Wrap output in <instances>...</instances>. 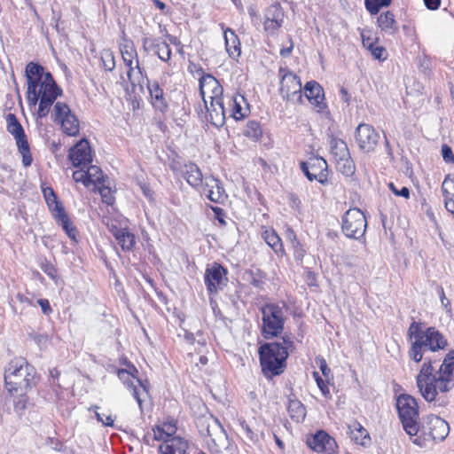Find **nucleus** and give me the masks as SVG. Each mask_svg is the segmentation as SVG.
<instances>
[{
	"mask_svg": "<svg viewBox=\"0 0 454 454\" xmlns=\"http://www.w3.org/2000/svg\"><path fill=\"white\" fill-rule=\"evenodd\" d=\"M407 339L409 359L416 364L423 362L416 377L421 395L427 402H440L454 387V350L446 355L435 371L427 355L444 350L448 347L447 338L436 327L413 321L408 328Z\"/></svg>",
	"mask_w": 454,
	"mask_h": 454,
	"instance_id": "f257e3e1",
	"label": "nucleus"
},
{
	"mask_svg": "<svg viewBox=\"0 0 454 454\" xmlns=\"http://www.w3.org/2000/svg\"><path fill=\"white\" fill-rule=\"evenodd\" d=\"M26 76L27 102L32 106H35L39 102L37 116L45 117L58 96L61 94V90L56 84L51 74L44 72L43 67L39 64L28 63L26 67Z\"/></svg>",
	"mask_w": 454,
	"mask_h": 454,
	"instance_id": "f03ea898",
	"label": "nucleus"
},
{
	"mask_svg": "<svg viewBox=\"0 0 454 454\" xmlns=\"http://www.w3.org/2000/svg\"><path fill=\"white\" fill-rule=\"evenodd\" d=\"M294 349L292 338L286 335L281 340L261 345L259 348L260 363L265 377L272 378L283 372L290 352Z\"/></svg>",
	"mask_w": 454,
	"mask_h": 454,
	"instance_id": "7ed1b4c3",
	"label": "nucleus"
},
{
	"mask_svg": "<svg viewBox=\"0 0 454 454\" xmlns=\"http://www.w3.org/2000/svg\"><path fill=\"white\" fill-rule=\"evenodd\" d=\"M35 369L23 357L12 359L5 368L4 381L12 393L27 391L35 384Z\"/></svg>",
	"mask_w": 454,
	"mask_h": 454,
	"instance_id": "20e7f679",
	"label": "nucleus"
},
{
	"mask_svg": "<svg viewBox=\"0 0 454 454\" xmlns=\"http://www.w3.org/2000/svg\"><path fill=\"white\" fill-rule=\"evenodd\" d=\"M287 309L286 302L266 303L261 308L262 313V335L269 340L280 335L284 330L286 322L285 312Z\"/></svg>",
	"mask_w": 454,
	"mask_h": 454,
	"instance_id": "39448f33",
	"label": "nucleus"
},
{
	"mask_svg": "<svg viewBox=\"0 0 454 454\" xmlns=\"http://www.w3.org/2000/svg\"><path fill=\"white\" fill-rule=\"evenodd\" d=\"M396 409L403 430L411 438L417 436L419 413L416 399L410 395H400L396 400Z\"/></svg>",
	"mask_w": 454,
	"mask_h": 454,
	"instance_id": "423d86ee",
	"label": "nucleus"
},
{
	"mask_svg": "<svg viewBox=\"0 0 454 454\" xmlns=\"http://www.w3.org/2000/svg\"><path fill=\"white\" fill-rule=\"evenodd\" d=\"M366 228V217L360 209L350 208L345 213L342 218L341 230L346 237L359 239L364 237Z\"/></svg>",
	"mask_w": 454,
	"mask_h": 454,
	"instance_id": "0eeeda50",
	"label": "nucleus"
},
{
	"mask_svg": "<svg viewBox=\"0 0 454 454\" xmlns=\"http://www.w3.org/2000/svg\"><path fill=\"white\" fill-rule=\"evenodd\" d=\"M106 224L122 251L129 252L134 249L136 246V237L135 234L129 231L126 218H107Z\"/></svg>",
	"mask_w": 454,
	"mask_h": 454,
	"instance_id": "6e6552de",
	"label": "nucleus"
},
{
	"mask_svg": "<svg viewBox=\"0 0 454 454\" xmlns=\"http://www.w3.org/2000/svg\"><path fill=\"white\" fill-rule=\"evenodd\" d=\"M280 94L283 99L293 104L302 102V90L300 78L294 73L280 67Z\"/></svg>",
	"mask_w": 454,
	"mask_h": 454,
	"instance_id": "1a4fd4ad",
	"label": "nucleus"
},
{
	"mask_svg": "<svg viewBox=\"0 0 454 454\" xmlns=\"http://www.w3.org/2000/svg\"><path fill=\"white\" fill-rule=\"evenodd\" d=\"M7 130L16 140L19 152L22 155L23 165L25 167L30 166L33 159L27 137L21 124L12 114L7 115Z\"/></svg>",
	"mask_w": 454,
	"mask_h": 454,
	"instance_id": "9d476101",
	"label": "nucleus"
},
{
	"mask_svg": "<svg viewBox=\"0 0 454 454\" xmlns=\"http://www.w3.org/2000/svg\"><path fill=\"white\" fill-rule=\"evenodd\" d=\"M53 121L61 125L65 134L72 137L79 134V121L66 103H56L53 108Z\"/></svg>",
	"mask_w": 454,
	"mask_h": 454,
	"instance_id": "9b49d317",
	"label": "nucleus"
},
{
	"mask_svg": "<svg viewBox=\"0 0 454 454\" xmlns=\"http://www.w3.org/2000/svg\"><path fill=\"white\" fill-rule=\"evenodd\" d=\"M169 168L176 176L184 177L196 190H200L204 184L201 170L193 162L183 163L180 160H173Z\"/></svg>",
	"mask_w": 454,
	"mask_h": 454,
	"instance_id": "f8f14e48",
	"label": "nucleus"
},
{
	"mask_svg": "<svg viewBox=\"0 0 454 454\" xmlns=\"http://www.w3.org/2000/svg\"><path fill=\"white\" fill-rule=\"evenodd\" d=\"M204 282L209 294L218 293L228 282L227 270L217 262L207 265L204 275Z\"/></svg>",
	"mask_w": 454,
	"mask_h": 454,
	"instance_id": "ddd939ff",
	"label": "nucleus"
},
{
	"mask_svg": "<svg viewBox=\"0 0 454 454\" xmlns=\"http://www.w3.org/2000/svg\"><path fill=\"white\" fill-rule=\"evenodd\" d=\"M301 169L309 181L325 184L328 176L327 162L321 157H311L305 162H301Z\"/></svg>",
	"mask_w": 454,
	"mask_h": 454,
	"instance_id": "4468645a",
	"label": "nucleus"
},
{
	"mask_svg": "<svg viewBox=\"0 0 454 454\" xmlns=\"http://www.w3.org/2000/svg\"><path fill=\"white\" fill-rule=\"evenodd\" d=\"M285 13L278 4H271L264 10L262 25L263 30L268 36L278 34L284 23Z\"/></svg>",
	"mask_w": 454,
	"mask_h": 454,
	"instance_id": "2eb2a0df",
	"label": "nucleus"
},
{
	"mask_svg": "<svg viewBox=\"0 0 454 454\" xmlns=\"http://www.w3.org/2000/svg\"><path fill=\"white\" fill-rule=\"evenodd\" d=\"M200 92L205 106L208 102L223 99V89L212 74H203L200 79Z\"/></svg>",
	"mask_w": 454,
	"mask_h": 454,
	"instance_id": "dca6fc26",
	"label": "nucleus"
},
{
	"mask_svg": "<svg viewBox=\"0 0 454 454\" xmlns=\"http://www.w3.org/2000/svg\"><path fill=\"white\" fill-rule=\"evenodd\" d=\"M380 139L379 133L369 124L361 123L356 130V140L360 149L364 152H372Z\"/></svg>",
	"mask_w": 454,
	"mask_h": 454,
	"instance_id": "f3484780",
	"label": "nucleus"
},
{
	"mask_svg": "<svg viewBox=\"0 0 454 454\" xmlns=\"http://www.w3.org/2000/svg\"><path fill=\"white\" fill-rule=\"evenodd\" d=\"M308 446L313 450L324 454H334L338 448L337 442L325 431H317L315 434L308 437Z\"/></svg>",
	"mask_w": 454,
	"mask_h": 454,
	"instance_id": "a211bd4d",
	"label": "nucleus"
},
{
	"mask_svg": "<svg viewBox=\"0 0 454 454\" xmlns=\"http://www.w3.org/2000/svg\"><path fill=\"white\" fill-rule=\"evenodd\" d=\"M74 167L87 168L92 161L91 149L86 139H82L70 149L68 155Z\"/></svg>",
	"mask_w": 454,
	"mask_h": 454,
	"instance_id": "6ab92c4d",
	"label": "nucleus"
},
{
	"mask_svg": "<svg viewBox=\"0 0 454 454\" xmlns=\"http://www.w3.org/2000/svg\"><path fill=\"white\" fill-rule=\"evenodd\" d=\"M304 94L309 102L319 114L326 112L327 105L325 101L323 88L315 81L308 82L304 87Z\"/></svg>",
	"mask_w": 454,
	"mask_h": 454,
	"instance_id": "aec40b11",
	"label": "nucleus"
},
{
	"mask_svg": "<svg viewBox=\"0 0 454 454\" xmlns=\"http://www.w3.org/2000/svg\"><path fill=\"white\" fill-rule=\"evenodd\" d=\"M123 64L127 68V82H129L133 90L137 86L143 87L146 74L139 66L138 57L122 59Z\"/></svg>",
	"mask_w": 454,
	"mask_h": 454,
	"instance_id": "412c9836",
	"label": "nucleus"
},
{
	"mask_svg": "<svg viewBox=\"0 0 454 454\" xmlns=\"http://www.w3.org/2000/svg\"><path fill=\"white\" fill-rule=\"evenodd\" d=\"M200 191L208 200L215 203H223L227 199V194L221 185V182L213 176L205 178L204 184Z\"/></svg>",
	"mask_w": 454,
	"mask_h": 454,
	"instance_id": "4be33fe9",
	"label": "nucleus"
},
{
	"mask_svg": "<svg viewBox=\"0 0 454 454\" xmlns=\"http://www.w3.org/2000/svg\"><path fill=\"white\" fill-rule=\"evenodd\" d=\"M425 428L427 430V434L435 442L443 441L450 433L449 424L442 418L434 415L427 417Z\"/></svg>",
	"mask_w": 454,
	"mask_h": 454,
	"instance_id": "5701e85b",
	"label": "nucleus"
},
{
	"mask_svg": "<svg viewBox=\"0 0 454 454\" xmlns=\"http://www.w3.org/2000/svg\"><path fill=\"white\" fill-rule=\"evenodd\" d=\"M176 426L175 422H164L158 425L144 436V441L148 445H153L154 441L168 439L177 436L176 434Z\"/></svg>",
	"mask_w": 454,
	"mask_h": 454,
	"instance_id": "b1692460",
	"label": "nucleus"
},
{
	"mask_svg": "<svg viewBox=\"0 0 454 454\" xmlns=\"http://www.w3.org/2000/svg\"><path fill=\"white\" fill-rule=\"evenodd\" d=\"M227 111L230 113V116L236 121L243 120L250 113L249 105L243 95L235 94L231 97H227Z\"/></svg>",
	"mask_w": 454,
	"mask_h": 454,
	"instance_id": "393cba45",
	"label": "nucleus"
},
{
	"mask_svg": "<svg viewBox=\"0 0 454 454\" xmlns=\"http://www.w3.org/2000/svg\"><path fill=\"white\" fill-rule=\"evenodd\" d=\"M146 86L150 94L151 103L154 109L164 114L168 109V103L164 94L163 89L157 81H150L145 78Z\"/></svg>",
	"mask_w": 454,
	"mask_h": 454,
	"instance_id": "a878e982",
	"label": "nucleus"
},
{
	"mask_svg": "<svg viewBox=\"0 0 454 454\" xmlns=\"http://www.w3.org/2000/svg\"><path fill=\"white\" fill-rule=\"evenodd\" d=\"M143 48L145 51H152L161 61L168 63L171 59L169 44L160 38H143Z\"/></svg>",
	"mask_w": 454,
	"mask_h": 454,
	"instance_id": "bb28decb",
	"label": "nucleus"
},
{
	"mask_svg": "<svg viewBox=\"0 0 454 454\" xmlns=\"http://www.w3.org/2000/svg\"><path fill=\"white\" fill-rule=\"evenodd\" d=\"M159 454H185L189 446L188 441L181 436L160 440Z\"/></svg>",
	"mask_w": 454,
	"mask_h": 454,
	"instance_id": "cd10ccee",
	"label": "nucleus"
},
{
	"mask_svg": "<svg viewBox=\"0 0 454 454\" xmlns=\"http://www.w3.org/2000/svg\"><path fill=\"white\" fill-rule=\"evenodd\" d=\"M210 106H206L209 114L210 122L215 127H222L225 121L227 108L224 106L223 99L209 102Z\"/></svg>",
	"mask_w": 454,
	"mask_h": 454,
	"instance_id": "c85d7f7f",
	"label": "nucleus"
},
{
	"mask_svg": "<svg viewBox=\"0 0 454 454\" xmlns=\"http://www.w3.org/2000/svg\"><path fill=\"white\" fill-rule=\"evenodd\" d=\"M225 49L231 59H237L240 56V42L238 35L231 28L223 29Z\"/></svg>",
	"mask_w": 454,
	"mask_h": 454,
	"instance_id": "c756f323",
	"label": "nucleus"
},
{
	"mask_svg": "<svg viewBox=\"0 0 454 454\" xmlns=\"http://www.w3.org/2000/svg\"><path fill=\"white\" fill-rule=\"evenodd\" d=\"M56 223L62 227L67 235L74 242H77V229L71 222L65 209L52 215Z\"/></svg>",
	"mask_w": 454,
	"mask_h": 454,
	"instance_id": "7c9ffc66",
	"label": "nucleus"
},
{
	"mask_svg": "<svg viewBox=\"0 0 454 454\" xmlns=\"http://www.w3.org/2000/svg\"><path fill=\"white\" fill-rule=\"evenodd\" d=\"M377 21L380 29L388 35H394L398 31V25L395 20V15L390 11L380 13Z\"/></svg>",
	"mask_w": 454,
	"mask_h": 454,
	"instance_id": "2f4dec72",
	"label": "nucleus"
},
{
	"mask_svg": "<svg viewBox=\"0 0 454 454\" xmlns=\"http://www.w3.org/2000/svg\"><path fill=\"white\" fill-rule=\"evenodd\" d=\"M351 439L357 444L368 446L371 443V437L367 430L358 422L348 427Z\"/></svg>",
	"mask_w": 454,
	"mask_h": 454,
	"instance_id": "473e14b6",
	"label": "nucleus"
},
{
	"mask_svg": "<svg viewBox=\"0 0 454 454\" xmlns=\"http://www.w3.org/2000/svg\"><path fill=\"white\" fill-rule=\"evenodd\" d=\"M287 411L290 418L296 422H301L305 419V406L297 399L289 400Z\"/></svg>",
	"mask_w": 454,
	"mask_h": 454,
	"instance_id": "72a5a7b5",
	"label": "nucleus"
},
{
	"mask_svg": "<svg viewBox=\"0 0 454 454\" xmlns=\"http://www.w3.org/2000/svg\"><path fill=\"white\" fill-rule=\"evenodd\" d=\"M331 154L334 161L350 155L347 144L338 138H333L331 140Z\"/></svg>",
	"mask_w": 454,
	"mask_h": 454,
	"instance_id": "f704fd0d",
	"label": "nucleus"
},
{
	"mask_svg": "<svg viewBox=\"0 0 454 454\" xmlns=\"http://www.w3.org/2000/svg\"><path fill=\"white\" fill-rule=\"evenodd\" d=\"M137 372H138L137 370L133 366L131 372L127 371V370H125V369H120L117 372V375H118L119 379L121 380L124 383H126L129 387H132L133 388V396L137 400L139 407L141 408L142 407V400H141V397H140V393H139L138 389L137 388V387L134 386L132 382H129L128 380V379H129V377L130 375L133 378H136L134 373H137Z\"/></svg>",
	"mask_w": 454,
	"mask_h": 454,
	"instance_id": "c9c22d12",
	"label": "nucleus"
},
{
	"mask_svg": "<svg viewBox=\"0 0 454 454\" xmlns=\"http://www.w3.org/2000/svg\"><path fill=\"white\" fill-rule=\"evenodd\" d=\"M45 201L48 207L50 208L51 215H54L63 209L64 207L60 202L58 201L56 194L52 188L47 187L43 190Z\"/></svg>",
	"mask_w": 454,
	"mask_h": 454,
	"instance_id": "e433bc0d",
	"label": "nucleus"
},
{
	"mask_svg": "<svg viewBox=\"0 0 454 454\" xmlns=\"http://www.w3.org/2000/svg\"><path fill=\"white\" fill-rule=\"evenodd\" d=\"M199 425L200 427V434L204 436L211 437L214 431L219 428L218 421L212 417L200 419Z\"/></svg>",
	"mask_w": 454,
	"mask_h": 454,
	"instance_id": "4c0bfd02",
	"label": "nucleus"
},
{
	"mask_svg": "<svg viewBox=\"0 0 454 454\" xmlns=\"http://www.w3.org/2000/svg\"><path fill=\"white\" fill-rule=\"evenodd\" d=\"M262 238L265 242L276 252L278 253L282 249L281 239L278 235L273 230H265L262 232Z\"/></svg>",
	"mask_w": 454,
	"mask_h": 454,
	"instance_id": "58836bf2",
	"label": "nucleus"
},
{
	"mask_svg": "<svg viewBox=\"0 0 454 454\" xmlns=\"http://www.w3.org/2000/svg\"><path fill=\"white\" fill-rule=\"evenodd\" d=\"M336 168L346 176H351L355 173V164L350 157H345L335 160Z\"/></svg>",
	"mask_w": 454,
	"mask_h": 454,
	"instance_id": "ea45409f",
	"label": "nucleus"
},
{
	"mask_svg": "<svg viewBox=\"0 0 454 454\" xmlns=\"http://www.w3.org/2000/svg\"><path fill=\"white\" fill-rule=\"evenodd\" d=\"M85 168L90 185H98L104 181L103 172L98 166L90 164Z\"/></svg>",
	"mask_w": 454,
	"mask_h": 454,
	"instance_id": "a19ab883",
	"label": "nucleus"
},
{
	"mask_svg": "<svg viewBox=\"0 0 454 454\" xmlns=\"http://www.w3.org/2000/svg\"><path fill=\"white\" fill-rule=\"evenodd\" d=\"M243 134L254 140H258L262 134L260 123L257 121H249L247 122Z\"/></svg>",
	"mask_w": 454,
	"mask_h": 454,
	"instance_id": "79ce46f5",
	"label": "nucleus"
},
{
	"mask_svg": "<svg viewBox=\"0 0 454 454\" xmlns=\"http://www.w3.org/2000/svg\"><path fill=\"white\" fill-rule=\"evenodd\" d=\"M120 51L122 59L138 57L134 43L126 37L120 43Z\"/></svg>",
	"mask_w": 454,
	"mask_h": 454,
	"instance_id": "37998d69",
	"label": "nucleus"
},
{
	"mask_svg": "<svg viewBox=\"0 0 454 454\" xmlns=\"http://www.w3.org/2000/svg\"><path fill=\"white\" fill-rule=\"evenodd\" d=\"M365 7L367 11L372 14H377L380 8L388 6L392 0H365Z\"/></svg>",
	"mask_w": 454,
	"mask_h": 454,
	"instance_id": "c03bdc74",
	"label": "nucleus"
},
{
	"mask_svg": "<svg viewBox=\"0 0 454 454\" xmlns=\"http://www.w3.org/2000/svg\"><path fill=\"white\" fill-rule=\"evenodd\" d=\"M101 61L103 67L106 71H112L115 67V60L114 56L112 51L110 50H104L101 52Z\"/></svg>",
	"mask_w": 454,
	"mask_h": 454,
	"instance_id": "a18cd8bd",
	"label": "nucleus"
},
{
	"mask_svg": "<svg viewBox=\"0 0 454 454\" xmlns=\"http://www.w3.org/2000/svg\"><path fill=\"white\" fill-rule=\"evenodd\" d=\"M444 198H454V176L447 175L442 184Z\"/></svg>",
	"mask_w": 454,
	"mask_h": 454,
	"instance_id": "49530a36",
	"label": "nucleus"
},
{
	"mask_svg": "<svg viewBox=\"0 0 454 454\" xmlns=\"http://www.w3.org/2000/svg\"><path fill=\"white\" fill-rule=\"evenodd\" d=\"M90 410L94 411L97 420L102 423V425L106 427H114V419L112 417V415H106L104 413L98 412L99 407L98 405L92 406Z\"/></svg>",
	"mask_w": 454,
	"mask_h": 454,
	"instance_id": "de8ad7c7",
	"label": "nucleus"
},
{
	"mask_svg": "<svg viewBox=\"0 0 454 454\" xmlns=\"http://www.w3.org/2000/svg\"><path fill=\"white\" fill-rule=\"evenodd\" d=\"M362 43L366 49L372 48L378 40L371 30L362 29L360 33Z\"/></svg>",
	"mask_w": 454,
	"mask_h": 454,
	"instance_id": "09e8293b",
	"label": "nucleus"
},
{
	"mask_svg": "<svg viewBox=\"0 0 454 454\" xmlns=\"http://www.w3.org/2000/svg\"><path fill=\"white\" fill-rule=\"evenodd\" d=\"M313 377L317 382L318 388L322 392L323 395L326 398H330L331 394H330V390H329L327 382L321 378V376L319 375V373L317 372H313Z\"/></svg>",
	"mask_w": 454,
	"mask_h": 454,
	"instance_id": "8fccbe9b",
	"label": "nucleus"
},
{
	"mask_svg": "<svg viewBox=\"0 0 454 454\" xmlns=\"http://www.w3.org/2000/svg\"><path fill=\"white\" fill-rule=\"evenodd\" d=\"M42 270L47 274L51 278L55 280L57 278V269L55 266L47 260L41 262L40 265Z\"/></svg>",
	"mask_w": 454,
	"mask_h": 454,
	"instance_id": "3c124183",
	"label": "nucleus"
},
{
	"mask_svg": "<svg viewBox=\"0 0 454 454\" xmlns=\"http://www.w3.org/2000/svg\"><path fill=\"white\" fill-rule=\"evenodd\" d=\"M239 424L241 429L245 432L246 436L252 442L257 440V434L254 432L251 427L247 424V422L243 419H239Z\"/></svg>",
	"mask_w": 454,
	"mask_h": 454,
	"instance_id": "603ef678",
	"label": "nucleus"
},
{
	"mask_svg": "<svg viewBox=\"0 0 454 454\" xmlns=\"http://www.w3.org/2000/svg\"><path fill=\"white\" fill-rule=\"evenodd\" d=\"M80 169L73 173V178L75 182L82 183L86 187H90L89 180L87 179V172L85 168L79 167Z\"/></svg>",
	"mask_w": 454,
	"mask_h": 454,
	"instance_id": "864d4df0",
	"label": "nucleus"
},
{
	"mask_svg": "<svg viewBox=\"0 0 454 454\" xmlns=\"http://www.w3.org/2000/svg\"><path fill=\"white\" fill-rule=\"evenodd\" d=\"M315 362L321 370L323 375L328 380L331 375V369L328 367L325 359L322 356H317Z\"/></svg>",
	"mask_w": 454,
	"mask_h": 454,
	"instance_id": "5fc2aeb1",
	"label": "nucleus"
},
{
	"mask_svg": "<svg viewBox=\"0 0 454 454\" xmlns=\"http://www.w3.org/2000/svg\"><path fill=\"white\" fill-rule=\"evenodd\" d=\"M442 156L446 163L454 164V154L451 148L448 145H442Z\"/></svg>",
	"mask_w": 454,
	"mask_h": 454,
	"instance_id": "6e6d98bb",
	"label": "nucleus"
},
{
	"mask_svg": "<svg viewBox=\"0 0 454 454\" xmlns=\"http://www.w3.org/2000/svg\"><path fill=\"white\" fill-rule=\"evenodd\" d=\"M102 200L107 205H112L114 201V198L112 194L111 190L108 187H98Z\"/></svg>",
	"mask_w": 454,
	"mask_h": 454,
	"instance_id": "4d7b16f0",
	"label": "nucleus"
},
{
	"mask_svg": "<svg viewBox=\"0 0 454 454\" xmlns=\"http://www.w3.org/2000/svg\"><path fill=\"white\" fill-rule=\"evenodd\" d=\"M250 275L252 277L250 283L255 287H262V286L264 284L263 277L261 276L262 272L261 270H257L256 273L254 271L250 272Z\"/></svg>",
	"mask_w": 454,
	"mask_h": 454,
	"instance_id": "13d9d810",
	"label": "nucleus"
},
{
	"mask_svg": "<svg viewBox=\"0 0 454 454\" xmlns=\"http://www.w3.org/2000/svg\"><path fill=\"white\" fill-rule=\"evenodd\" d=\"M388 187L396 196H401L405 199L410 198V190L407 187L403 186L401 190H398L393 183H389Z\"/></svg>",
	"mask_w": 454,
	"mask_h": 454,
	"instance_id": "bf43d9fd",
	"label": "nucleus"
},
{
	"mask_svg": "<svg viewBox=\"0 0 454 454\" xmlns=\"http://www.w3.org/2000/svg\"><path fill=\"white\" fill-rule=\"evenodd\" d=\"M215 218L220 223V224L223 225L225 224V213L223 208L219 207H211Z\"/></svg>",
	"mask_w": 454,
	"mask_h": 454,
	"instance_id": "052dcab7",
	"label": "nucleus"
},
{
	"mask_svg": "<svg viewBox=\"0 0 454 454\" xmlns=\"http://www.w3.org/2000/svg\"><path fill=\"white\" fill-rule=\"evenodd\" d=\"M294 250V256L296 260L301 261L305 255V249L302 247L301 243L292 247Z\"/></svg>",
	"mask_w": 454,
	"mask_h": 454,
	"instance_id": "680f3d73",
	"label": "nucleus"
},
{
	"mask_svg": "<svg viewBox=\"0 0 454 454\" xmlns=\"http://www.w3.org/2000/svg\"><path fill=\"white\" fill-rule=\"evenodd\" d=\"M372 55L377 59H384L383 53L385 52V49L381 46L372 45V48L368 49Z\"/></svg>",
	"mask_w": 454,
	"mask_h": 454,
	"instance_id": "e2e57ef3",
	"label": "nucleus"
},
{
	"mask_svg": "<svg viewBox=\"0 0 454 454\" xmlns=\"http://www.w3.org/2000/svg\"><path fill=\"white\" fill-rule=\"evenodd\" d=\"M288 198H289V201H290V206L293 208L299 210L301 207V202L300 199L298 198V196L294 193H291Z\"/></svg>",
	"mask_w": 454,
	"mask_h": 454,
	"instance_id": "0e129e2a",
	"label": "nucleus"
},
{
	"mask_svg": "<svg viewBox=\"0 0 454 454\" xmlns=\"http://www.w3.org/2000/svg\"><path fill=\"white\" fill-rule=\"evenodd\" d=\"M38 304L40 305L43 312L46 315L51 312V308L50 302L47 299H40L38 300Z\"/></svg>",
	"mask_w": 454,
	"mask_h": 454,
	"instance_id": "69168bd1",
	"label": "nucleus"
},
{
	"mask_svg": "<svg viewBox=\"0 0 454 454\" xmlns=\"http://www.w3.org/2000/svg\"><path fill=\"white\" fill-rule=\"evenodd\" d=\"M286 239L291 243L292 247L300 243L295 232L292 229L286 231Z\"/></svg>",
	"mask_w": 454,
	"mask_h": 454,
	"instance_id": "338daca9",
	"label": "nucleus"
},
{
	"mask_svg": "<svg viewBox=\"0 0 454 454\" xmlns=\"http://www.w3.org/2000/svg\"><path fill=\"white\" fill-rule=\"evenodd\" d=\"M440 299L442 306L448 309V311H450V301L446 298L443 288H439Z\"/></svg>",
	"mask_w": 454,
	"mask_h": 454,
	"instance_id": "774afa93",
	"label": "nucleus"
}]
</instances>
